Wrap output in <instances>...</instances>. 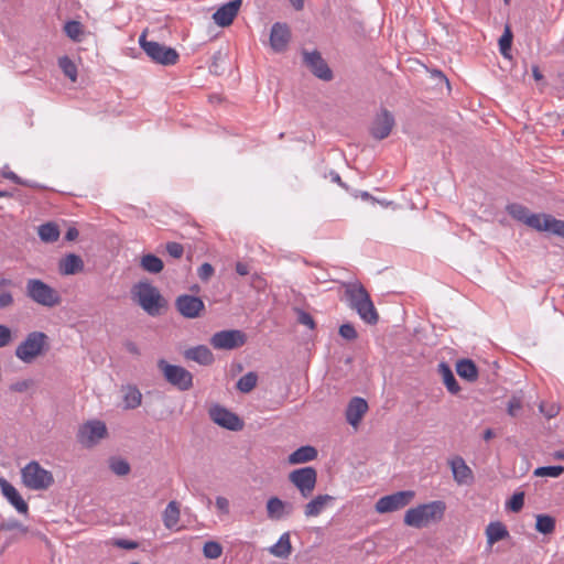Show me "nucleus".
<instances>
[{
  "mask_svg": "<svg viewBox=\"0 0 564 564\" xmlns=\"http://www.w3.org/2000/svg\"><path fill=\"white\" fill-rule=\"evenodd\" d=\"M509 215L530 228L538 231H549L564 238V220L554 218L547 214H531L520 204H511L507 207Z\"/></svg>",
  "mask_w": 564,
  "mask_h": 564,
  "instance_id": "1",
  "label": "nucleus"
},
{
  "mask_svg": "<svg viewBox=\"0 0 564 564\" xmlns=\"http://www.w3.org/2000/svg\"><path fill=\"white\" fill-rule=\"evenodd\" d=\"M446 505L442 500H434L427 503L419 505L406 510L404 523L409 527L421 529L443 519Z\"/></svg>",
  "mask_w": 564,
  "mask_h": 564,
  "instance_id": "2",
  "label": "nucleus"
},
{
  "mask_svg": "<svg viewBox=\"0 0 564 564\" xmlns=\"http://www.w3.org/2000/svg\"><path fill=\"white\" fill-rule=\"evenodd\" d=\"M50 349L48 337L43 332H31L17 346L15 357L24 364H32Z\"/></svg>",
  "mask_w": 564,
  "mask_h": 564,
  "instance_id": "3",
  "label": "nucleus"
},
{
  "mask_svg": "<svg viewBox=\"0 0 564 564\" xmlns=\"http://www.w3.org/2000/svg\"><path fill=\"white\" fill-rule=\"evenodd\" d=\"M345 294L350 307L357 311L362 321L368 324H376L378 322V313L368 292L362 285L349 284L346 288Z\"/></svg>",
  "mask_w": 564,
  "mask_h": 564,
  "instance_id": "4",
  "label": "nucleus"
},
{
  "mask_svg": "<svg viewBox=\"0 0 564 564\" xmlns=\"http://www.w3.org/2000/svg\"><path fill=\"white\" fill-rule=\"evenodd\" d=\"M26 296L34 303L44 307H55L62 303L57 290L40 279H29L25 284Z\"/></svg>",
  "mask_w": 564,
  "mask_h": 564,
  "instance_id": "5",
  "label": "nucleus"
},
{
  "mask_svg": "<svg viewBox=\"0 0 564 564\" xmlns=\"http://www.w3.org/2000/svg\"><path fill=\"white\" fill-rule=\"evenodd\" d=\"M23 485L31 490H46L54 484L53 474L32 460L21 469Z\"/></svg>",
  "mask_w": 564,
  "mask_h": 564,
  "instance_id": "6",
  "label": "nucleus"
},
{
  "mask_svg": "<svg viewBox=\"0 0 564 564\" xmlns=\"http://www.w3.org/2000/svg\"><path fill=\"white\" fill-rule=\"evenodd\" d=\"M137 303L150 315H158L164 305L159 290L148 282H140L132 289Z\"/></svg>",
  "mask_w": 564,
  "mask_h": 564,
  "instance_id": "7",
  "label": "nucleus"
},
{
  "mask_svg": "<svg viewBox=\"0 0 564 564\" xmlns=\"http://www.w3.org/2000/svg\"><path fill=\"white\" fill-rule=\"evenodd\" d=\"M139 43L147 55L155 63L175 65L178 62L180 55L174 48L166 47L154 41H148L145 33L141 34Z\"/></svg>",
  "mask_w": 564,
  "mask_h": 564,
  "instance_id": "8",
  "label": "nucleus"
},
{
  "mask_svg": "<svg viewBox=\"0 0 564 564\" xmlns=\"http://www.w3.org/2000/svg\"><path fill=\"white\" fill-rule=\"evenodd\" d=\"M165 380L181 391L189 390L193 387V376L184 367L171 365L164 359L158 361Z\"/></svg>",
  "mask_w": 564,
  "mask_h": 564,
  "instance_id": "9",
  "label": "nucleus"
},
{
  "mask_svg": "<svg viewBox=\"0 0 564 564\" xmlns=\"http://www.w3.org/2000/svg\"><path fill=\"white\" fill-rule=\"evenodd\" d=\"M108 435L107 426L102 421L93 420L84 423L78 431V442L85 447L95 446Z\"/></svg>",
  "mask_w": 564,
  "mask_h": 564,
  "instance_id": "10",
  "label": "nucleus"
},
{
  "mask_svg": "<svg viewBox=\"0 0 564 564\" xmlns=\"http://www.w3.org/2000/svg\"><path fill=\"white\" fill-rule=\"evenodd\" d=\"M415 497L413 490L398 491L392 495L381 497L375 506L378 513H388L400 510L408 506Z\"/></svg>",
  "mask_w": 564,
  "mask_h": 564,
  "instance_id": "11",
  "label": "nucleus"
},
{
  "mask_svg": "<svg viewBox=\"0 0 564 564\" xmlns=\"http://www.w3.org/2000/svg\"><path fill=\"white\" fill-rule=\"evenodd\" d=\"M289 479L300 490L301 495L307 498L315 489L317 474L313 467H303L293 470Z\"/></svg>",
  "mask_w": 564,
  "mask_h": 564,
  "instance_id": "12",
  "label": "nucleus"
},
{
  "mask_svg": "<svg viewBox=\"0 0 564 564\" xmlns=\"http://www.w3.org/2000/svg\"><path fill=\"white\" fill-rule=\"evenodd\" d=\"M246 343V335L238 329L221 330L214 334L210 338V345L215 349H235Z\"/></svg>",
  "mask_w": 564,
  "mask_h": 564,
  "instance_id": "13",
  "label": "nucleus"
},
{
  "mask_svg": "<svg viewBox=\"0 0 564 564\" xmlns=\"http://www.w3.org/2000/svg\"><path fill=\"white\" fill-rule=\"evenodd\" d=\"M177 312L185 318H197L205 311L204 302L194 295L183 294L175 300Z\"/></svg>",
  "mask_w": 564,
  "mask_h": 564,
  "instance_id": "14",
  "label": "nucleus"
},
{
  "mask_svg": "<svg viewBox=\"0 0 564 564\" xmlns=\"http://www.w3.org/2000/svg\"><path fill=\"white\" fill-rule=\"evenodd\" d=\"M209 415L216 424L230 431H239L243 427V422L225 408L214 406L209 410Z\"/></svg>",
  "mask_w": 564,
  "mask_h": 564,
  "instance_id": "15",
  "label": "nucleus"
},
{
  "mask_svg": "<svg viewBox=\"0 0 564 564\" xmlns=\"http://www.w3.org/2000/svg\"><path fill=\"white\" fill-rule=\"evenodd\" d=\"M394 126L393 116L386 109L375 118L370 132L371 135L377 140L386 139Z\"/></svg>",
  "mask_w": 564,
  "mask_h": 564,
  "instance_id": "16",
  "label": "nucleus"
},
{
  "mask_svg": "<svg viewBox=\"0 0 564 564\" xmlns=\"http://www.w3.org/2000/svg\"><path fill=\"white\" fill-rule=\"evenodd\" d=\"M241 7V0H232L221 6L214 14L213 19L219 26H229L237 17Z\"/></svg>",
  "mask_w": 564,
  "mask_h": 564,
  "instance_id": "17",
  "label": "nucleus"
},
{
  "mask_svg": "<svg viewBox=\"0 0 564 564\" xmlns=\"http://www.w3.org/2000/svg\"><path fill=\"white\" fill-rule=\"evenodd\" d=\"M0 488L6 499L15 508L19 513L26 514L29 506L21 497L14 486H12L6 478H0Z\"/></svg>",
  "mask_w": 564,
  "mask_h": 564,
  "instance_id": "18",
  "label": "nucleus"
},
{
  "mask_svg": "<svg viewBox=\"0 0 564 564\" xmlns=\"http://www.w3.org/2000/svg\"><path fill=\"white\" fill-rule=\"evenodd\" d=\"M291 39L290 29L286 24L274 23L270 33V46L274 52H283Z\"/></svg>",
  "mask_w": 564,
  "mask_h": 564,
  "instance_id": "19",
  "label": "nucleus"
},
{
  "mask_svg": "<svg viewBox=\"0 0 564 564\" xmlns=\"http://www.w3.org/2000/svg\"><path fill=\"white\" fill-rule=\"evenodd\" d=\"M304 62L312 73L321 79L329 80L332 78V72L328 68L321 54L317 52H305Z\"/></svg>",
  "mask_w": 564,
  "mask_h": 564,
  "instance_id": "20",
  "label": "nucleus"
},
{
  "mask_svg": "<svg viewBox=\"0 0 564 564\" xmlns=\"http://www.w3.org/2000/svg\"><path fill=\"white\" fill-rule=\"evenodd\" d=\"M368 410V404L362 398H352L346 410V419L352 426H358Z\"/></svg>",
  "mask_w": 564,
  "mask_h": 564,
  "instance_id": "21",
  "label": "nucleus"
},
{
  "mask_svg": "<svg viewBox=\"0 0 564 564\" xmlns=\"http://www.w3.org/2000/svg\"><path fill=\"white\" fill-rule=\"evenodd\" d=\"M449 466L453 471L454 479L459 485H468L473 480V471L467 466L465 460L456 456L449 460Z\"/></svg>",
  "mask_w": 564,
  "mask_h": 564,
  "instance_id": "22",
  "label": "nucleus"
},
{
  "mask_svg": "<svg viewBox=\"0 0 564 564\" xmlns=\"http://www.w3.org/2000/svg\"><path fill=\"white\" fill-rule=\"evenodd\" d=\"M84 270V261L83 259L75 254L69 253L61 259L58 263V271L63 275H72L79 273Z\"/></svg>",
  "mask_w": 564,
  "mask_h": 564,
  "instance_id": "23",
  "label": "nucleus"
},
{
  "mask_svg": "<svg viewBox=\"0 0 564 564\" xmlns=\"http://www.w3.org/2000/svg\"><path fill=\"white\" fill-rule=\"evenodd\" d=\"M184 357L187 360H193L199 365H210L214 361V355L207 346L199 345L188 348L184 351Z\"/></svg>",
  "mask_w": 564,
  "mask_h": 564,
  "instance_id": "24",
  "label": "nucleus"
},
{
  "mask_svg": "<svg viewBox=\"0 0 564 564\" xmlns=\"http://www.w3.org/2000/svg\"><path fill=\"white\" fill-rule=\"evenodd\" d=\"M181 518L180 505L177 501H170L162 513L163 524L169 530L178 531L181 528L178 527Z\"/></svg>",
  "mask_w": 564,
  "mask_h": 564,
  "instance_id": "25",
  "label": "nucleus"
},
{
  "mask_svg": "<svg viewBox=\"0 0 564 564\" xmlns=\"http://www.w3.org/2000/svg\"><path fill=\"white\" fill-rule=\"evenodd\" d=\"M333 500L334 497L329 495H318L306 503L304 514L307 518L317 517Z\"/></svg>",
  "mask_w": 564,
  "mask_h": 564,
  "instance_id": "26",
  "label": "nucleus"
},
{
  "mask_svg": "<svg viewBox=\"0 0 564 564\" xmlns=\"http://www.w3.org/2000/svg\"><path fill=\"white\" fill-rule=\"evenodd\" d=\"M487 543L491 547L495 543L509 536L507 527L502 522H490L486 528Z\"/></svg>",
  "mask_w": 564,
  "mask_h": 564,
  "instance_id": "27",
  "label": "nucleus"
},
{
  "mask_svg": "<svg viewBox=\"0 0 564 564\" xmlns=\"http://www.w3.org/2000/svg\"><path fill=\"white\" fill-rule=\"evenodd\" d=\"M456 372L462 378L469 382H474L478 378V369L475 362L470 359H460L456 362Z\"/></svg>",
  "mask_w": 564,
  "mask_h": 564,
  "instance_id": "28",
  "label": "nucleus"
},
{
  "mask_svg": "<svg viewBox=\"0 0 564 564\" xmlns=\"http://www.w3.org/2000/svg\"><path fill=\"white\" fill-rule=\"evenodd\" d=\"M270 554L280 557V558H286L292 553V544L290 539V533L285 532L283 533L278 542L269 547Z\"/></svg>",
  "mask_w": 564,
  "mask_h": 564,
  "instance_id": "29",
  "label": "nucleus"
},
{
  "mask_svg": "<svg viewBox=\"0 0 564 564\" xmlns=\"http://www.w3.org/2000/svg\"><path fill=\"white\" fill-rule=\"evenodd\" d=\"M438 373L441 375L445 387L451 393L457 394L460 391V387L457 380L455 379L451 367L447 364L441 362L438 365Z\"/></svg>",
  "mask_w": 564,
  "mask_h": 564,
  "instance_id": "30",
  "label": "nucleus"
},
{
  "mask_svg": "<svg viewBox=\"0 0 564 564\" xmlns=\"http://www.w3.org/2000/svg\"><path fill=\"white\" fill-rule=\"evenodd\" d=\"M316 456H317V451L313 446H308V445L302 446V447L297 448L296 451H294L289 456V463L292 465L303 464V463L311 462V460L315 459Z\"/></svg>",
  "mask_w": 564,
  "mask_h": 564,
  "instance_id": "31",
  "label": "nucleus"
},
{
  "mask_svg": "<svg viewBox=\"0 0 564 564\" xmlns=\"http://www.w3.org/2000/svg\"><path fill=\"white\" fill-rule=\"evenodd\" d=\"M267 513L270 519L279 520L288 513L286 503L278 497H271L267 502Z\"/></svg>",
  "mask_w": 564,
  "mask_h": 564,
  "instance_id": "32",
  "label": "nucleus"
},
{
  "mask_svg": "<svg viewBox=\"0 0 564 564\" xmlns=\"http://www.w3.org/2000/svg\"><path fill=\"white\" fill-rule=\"evenodd\" d=\"M142 394L135 387L123 389V403L126 409H135L141 404Z\"/></svg>",
  "mask_w": 564,
  "mask_h": 564,
  "instance_id": "33",
  "label": "nucleus"
},
{
  "mask_svg": "<svg viewBox=\"0 0 564 564\" xmlns=\"http://www.w3.org/2000/svg\"><path fill=\"white\" fill-rule=\"evenodd\" d=\"M39 236L44 242H55L59 237V229L54 223H46L39 227Z\"/></svg>",
  "mask_w": 564,
  "mask_h": 564,
  "instance_id": "34",
  "label": "nucleus"
},
{
  "mask_svg": "<svg viewBox=\"0 0 564 564\" xmlns=\"http://www.w3.org/2000/svg\"><path fill=\"white\" fill-rule=\"evenodd\" d=\"M535 530L542 534H551L555 530V519L547 514H538Z\"/></svg>",
  "mask_w": 564,
  "mask_h": 564,
  "instance_id": "35",
  "label": "nucleus"
},
{
  "mask_svg": "<svg viewBox=\"0 0 564 564\" xmlns=\"http://www.w3.org/2000/svg\"><path fill=\"white\" fill-rule=\"evenodd\" d=\"M141 267L150 273H159L163 270V261L154 254H145L141 259Z\"/></svg>",
  "mask_w": 564,
  "mask_h": 564,
  "instance_id": "36",
  "label": "nucleus"
},
{
  "mask_svg": "<svg viewBox=\"0 0 564 564\" xmlns=\"http://www.w3.org/2000/svg\"><path fill=\"white\" fill-rule=\"evenodd\" d=\"M58 66L62 69L63 74L67 78H69L70 82L75 83L77 80V66L68 56L59 57Z\"/></svg>",
  "mask_w": 564,
  "mask_h": 564,
  "instance_id": "37",
  "label": "nucleus"
},
{
  "mask_svg": "<svg viewBox=\"0 0 564 564\" xmlns=\"http://www.w3.org/2000/svg\"><path fill=\"white\" fill-rule=\"evenodd\" d=\"M66 35L75 42H80L84 35V26L78 21H68L64 25Z\"/></svg>",
  "mask_w": 564,
  "mask_h": 564,
  "instance_id": "38",
  "label": "nucleus"
},
{
  "mask_svg": "<svg viewBox=\"0 0 564 564\" xmlns=\"http://www.w3.org/2000/svg\"><path fill=\"white\" fill-rule=\"evenodd\" d=\"M257 381V375L254 372H248L238 380L237 389L241 392L248 393L254 389Z\"/></svg>",
  "mask_w": 564,
  "mask_h": 564,
  "instance_id": "39",
  "label": "nucleus"
},
{
  "mask_svg": "<svg viewBox=\"0 0 564 564\" xmlns=\"http://www.w3.org/2000/svg\"><path fill=\"white\" fill-rule=\"evenodd\" d=\"M203 554L206 558L216 560L223 554V546L216 541H208L203 546Z\"/></svg>",
  "mask_w": 564,
  "mask_h": 564,
  "instance_id": "40",
  "label": "nucleus"
},
{
  "mask_svg": "<svg viewBox=\"0 0 564 564\" xmlns=\"http://www.w3.org/2000/svg\"><path fill=\"white\" fill-rule=\"evenodd\" d=\"M12 281L9 279H0V308L12 305L13 297L9 291L3 290L4 288L11 286Z\"/></svg>",
  "mask_w": 564,
  "mask_h": 564,
  "instance_id": "41",
  "label": "nucleus"
},
{
  "mask_svg": "<svg viewBox=\"0 0 564 564\" xmlns=\"http://www.w3.org/2000/svg\"><path fill=\"white\" fill-rule=\"evenodd\" d=\"M564 473L563 466H543L534 470V476L557 478Z\"/></svg>",
  "mask_w": 564,
  "mask_h": 564,
  "instance_id": "42",
  "label": "nucleus"
},
{
  "mask_svg": "<svg viewBox=\"0 0 564 564\" xmlns=\"http://www.w3.org/2000/svg\"><path fill=\"white\" fill-rule=\"evenodd\" d=\"M511 43H512V33L510 29L507 26L503 34L499 39V48L502 56L509 58L510 57V50H511Z\"/></svg>",
  "mask_w": 564,
  "mask_h": 564,
  "instance_id": "43",
  "label": "nucleus"
},
{
  "mask_svg": "<svg viewBox=\"0 0 564 564\" xmlns=\"http://www.w3.org/2000/svg\"><path fill=\"white\" fill-rule=\"evenodd\" d=\"M109 466L111 471L118 476H126L130 471V465L121 458H112Z\"/></svg>",
  "mask_w": 564,
  "mask_h": 564,
  "instance_id": "44",
  "label": "nucleus"
},
{
  "mask_svg": "<svg viewBox=\"0 0 564 564\" xmlns=\"http://www.w3.org/2000/svg\"><path fill=\"white\" fill-rule=\"evenodd\" d=\"M524 505V492H516L507 502V508L512 512H519Z\"/></svg>",
  "mask_w": 564,
  "mask_h": 564,
  "instance_id": "45",
  "label": "nucleus"
},
{
  "mask_svg": "<svg viewBox=\"0 0 564 564\" xmlns=\"http://www.w3.org/2000/svg\"><path fill=\"white\" fill-rule=\"evenodd\" d=\"M521 409H522V400H521V398L516 397V395L510 398V400L508 402V408H507L508 414L510 416L514 417V416H517L519 414Z\"/></svg>",
  "mask_w": 564,
  "mask_h": 564,
  "instance_id": "46",
  "label": "nucleus"
},
{
  "mask_svg": "<svg viewBox=\"0 0 564 564\" xmlns=\"http://www.w3.org/2000/svg\"><path fill=\"white\" fill-rule=\"evenodd\" d=\"M214 267L207 262L203 263L197 270L198 278L204 282H207L214 275Z\"/></svg>",
  "mask_w": 564,
  "mask_h": 564,
  "instance_id": "47",
  "label": "nucleus"
},
{
  "mask_svg": "<svg viewBox=\"0 0 564 564\" xmlns=\"http://www.w3.org/2000/svg\"><path fill=\"white\" fill-rule=\"evenodd\" d=\"M34 382L31 379H24L17 381L10 386V390L13 392H25L33 387Z\"/></svg>",
  "mask_w": 564,
  "mask_h": 564,
  "instance_id": "48",
  "label": "nucleus"
},
{
  "mask_svg": "<svg viewBox=\"0 0 564 564\" xmlns=\"http://www.w3.org/2000/svg\"><path fill=\"white\" fill-rule=\"evenodd\" d=\"M339 334L341 337L348 340H354L357 338V332L355 327L350 324H344L339 327Z\"/></svg>",
  "mask_w": 564,
  "mask_h": 564,
  "instance_id": "49",
  "label": "nucleus"
},
{
  "mask_svg": "<svg viewBox=\"0 0 564 564\" xmlns=\"http://www.w3.org/2000/svg\"><path fill=\"white\" fill-rule=\"evenodd\" d=\"M12 340V332L6 325H0V348L8 346Z\"/></svg>",
  "mask_w": 564,
  "mask_h": 564,
  "instance_id": "50",
  "label": "nucleus"
},
{
  "mask_svg": "<svg viewBox=\"0 0 564 564\" xmlns=\"http://www.w3.org/2000/svg\"><path fill=\"white\" fill-rule=\"evenodd\" d=\"M166 251L171 257L178 259L183 256L184 248L178 242H169L166 245Z\"/></svg>",
  "mask_w": 564,
  "mask_h": 564,
  "instance_id": "51",
  "label": "nucleus"
},
{
  "mask_svg": "<svg viewBox=\"0 0 564 564\" xmlns=\"http://www.w3.org/2000/svg\"><path fill=\"white\" fill-rule=\"evenodd\" d=\"M215 505H216L217 510L221 514H228L229 513V501H228L227 498H225L223 496L216 497Z\"/></svg>",
  "mask_w": 564,
  "mask_h": 564,
  "instance_id": "52",
  "label": "nucleus"
},
{
  "mask_svg": "<svg viewBox=\"0 0 564 564\" xmlns=\"http://www.w3.org/2000/svg\"><path fill=\"white\" fill-rule=\"evenodd\" d=\"M540 411L547 417L552 419L558 413V406L555 404H551L549 408H546L545 403L540 404Z\"/></svg>",
  "mask_w": 564,
  "mask_h": 564,
  "instance_id": "53",
  "label": "nucleus"
},
{
  "mask_svg": "<svg viewBox=\"0 0 564 564\" xmlns=\"http://www.w3.org/2000/svg\"><path fill=\"white\" fill-rule=\"evenodd\" d=\"M115 545L119 546L121 549H124V550H134V549L138 547V543L137 542L130 541V540H123V539L116 540L115 541Z\"/></svg>",
  "mask_w": 564,
  "mask_h": 564,
  "instance_id": "54",
  "label": "nucleus"
},
{
  "mask_svg": "<svg viewBox=\"0 0 564 564\" xmlns=\"http://www.w3.org/2000/svg\"><path fill=\"white\" fill-rule=\"evenodd\" d=\"M300 323L303 324V325H306L308 326L310 328H314V319L312 318V316L307 313H301L300 315Z\"/></svg>",
  "mask_w": 564,
  "mask_h": 564,
  "instance_id": "55",
  "label": "nucleus"
},
{
  "mask_svg": "<svg viewBox=\"0 0 564 564\" xmlns=\"http://www.w3.org/2000/svg\"><path fill=\"white\" fill-rule=\"evenodd\" d=\"M236 271H237V273L239 275H247L250 272L249 265L247 263H243V262H237L236 263Z\"/></svg>",
  "mask_w": 564,
  "mask_h": 564,
  "instance_id": "56",
  "label": "nucleus"
},
{
  "mask_svg": "<svg viewBox=\"0 0 564 564\" xmlns=\"http://www.w3.org/2000/svg\"><path fill=\"white\" fill-rule=\"evenodd\" d=\"M126 350L131 355L138 356L140 354L139 347L133 341H128L124 344Z\"/></svg>",
  "mask_w": 564,
  "mask_h": 564,
  "instance_id": "57",
  "label": "nucleus"
},
{
  "mask_svg": "<svg viewBox=\"0 0 564 564\" xmlns=\"http://www.w3.org/2000/svg\"><path fill=\"white\" fill-rule=\"evenodd\" d=\"M20 528H21V524L18 521H10V522L2 523L0 525V530H7V531L20 529Z\"/></svg>",
  "mask_w": 564,
  "mask_h": 564,
  "instance_id": "58",
  "label": "nucleus"
},
{
  "mask_svg": "<svg viewBox=\"0 0 564 564\" xmlns=\"http://www.w3.org/2000/svg\"><path fill=\"white\" fill-rule=\"evenodd\" d=\"M3 176L8 180L13 181L17 184H21L20 177L14 172H6L3 173Z\"/></svg>",
  "mask_w": 564,
  "mask_h": 564,
  "instance_id": "59",
  "label": "nucleus"
},
{
  "mask_svg": "<svg viewBox=\"0 0 564 564\" xmlns=\"http://www.w3.org/2000/svg\"><path fill=\"white\" fill-rule=\"evenodd\" d=\"M78 236V230L76 228H69L66 232L65 238L69 241L76 239Z\"/></svg>",
  "mask_w": 564,
  "mask_h": 564,
  "instance_id": "60",
  "label": "nucleus"
},
{
  "mask_svg": "<svg viewBox=\"0 0 564 564\" xmlns=\"http://www.w3.org/2000/svg\"><path fill=\"white\" fill-rule=\"evenodd\" d=\"M532 75H533L534 79L538 82L543 79V75H542L539 66H536V65L532 66Z\"/></svg>",
  "mask_w": 564,
  "mask_h": 564,
  "instance_id": "61",
  "label": "nucleus"
},
{
  "mask_svg": "<svg viewBox=\"0 0 564 564\" xmlns=\"http://www.w3.org/2000/svg\"><path fill=\"white\" fill-rule=\"evenodd\" d=\"M289 1L291 2V4L293 6L294 9H296V10L303 9V6H304L303 0H289Z\"/></svg>",
  "mask_w": 564,
  "mask_h": 564,
  "instance_id": "62",
  "label": "nucleus"
},
{
  "mask_svg": "<svg viewBox=\"0 0 564 564\" xmlns=\"http://www.w3.org/2000/svg\"><path fill=\"white\" fill-rule=\"evenodd\" d=\"M492 436H494V432H492V430L488 429V430H486V431H485V433H484V438H485L486 441L490 440Z\"/></svg>",
  "mask_w": 564,
  "mask_h": 564,
  "instance_id": "63",
  "label": "nucleus"
},
{
  "mask_svg": "<svg viewBox=\"0 0 564 564\" xmlns=\"http://www.w3.org/2000/svg\"><path fill=\"white\" fill-rule=\"evenodd\" d=\"M333 181H335V182H337L338 184L343 185V183H341V178H340V176H339L338 174H335V175L333 176Z\"/></svg>",
  "mask_w": 564,
  "mask_h": 564,
  "instance_id": "64",
  "label": "nucleus"
}]
</instances>
